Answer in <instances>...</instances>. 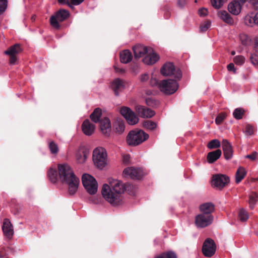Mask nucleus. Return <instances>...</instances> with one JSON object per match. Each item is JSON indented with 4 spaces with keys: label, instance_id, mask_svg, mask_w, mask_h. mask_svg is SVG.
<instances>
[{
    "label": "nucleus",
    "instance_id": "nucleus-1",
    "mask_svg": "<svg viewBox=\"0 0 258 258\" xmlns=\"http://www.w3.org/2000/svg\"><path fill=\"white\" fill-rule=\"evenodd\" d=\"M111 187L107 184L103 185L102 195L104 198L112 205H117L121 203V195L124 191H130V194H134L132 190L134 187L129 183L123 184L119 180H114L111 183Z\"/></svg>",
    "mask_w": 258,
    "mask_h": 258
},
{
    "label": "nucleus",
    "instance_id": "nucleus-2",
    "mask_svg": "<svg viewBox=\"0 0 258 258\" xmlns=\"http://www.w3.org/2000/svg\"><path fill=\"white\" fill-rule=\"evenodd\" d=\"M58 170L61 181L68 185L69 194L74 195L78 189L80 183L79 178L77 177L73 169L67 164H58Z\"/></svg>",
    "mask_w": 258,
    "mask_h": 258
},
{
    "label": "nucleus",
    "instance_id": "nucleus-3",
    "mask_svg": "<svg viewBox=\"0 0 258 258\" xmlns=\"http://www.w3.org/2000/svg\"><path fill=\"white\" fill-rule=\"evenodd\" d=\"M133 50L134 53L135 58L138 59L146 56L143 59L144 63L152 65L156 62L159 59V56L153 52V50L151 47H147L146 46L141 44H137L133 47Z\"/></svg>",
    "mask_w": 258,
    "mask_h": 258
},
{
    "label": "nucleus",
    "instance_id": "nucleus-4",
    "mask_svg": "<svg viewBox=\"0 0 258 258\" xmlns=\"http://www.w3.org/2000/svg\"><path fill=\"white\" fill-rule=\"evenodd\" d=\"M148 138V134L141 130L137 129L129 132L126 140L130 146H136L142 143Z\"/></svg>",
    "mask_w": 258,
    "mask_h": 258
},
{
    "label": "nucleus",
    "instance_id": "nucleus-5",
    "mask_svg": "<svg viewBox=\"0 0 258 258\" xmlns=\"http://www.w3.org/2000/svg\"><path fill=\"white\" fill-rule=\"evenodd\" d=\"M70 16L69 11L64 9H60L57 11L54 15H52L50 18V24L54 28L59 29L60 25L59 22H63L67 19Z\"/></svg>",
    "mask_w": 258,
    "mask_h": 258
},
{
    "label": "nucleus",
    "instance_id": "nucleus-6",
    "mask_svg": "<svg viewBox=\"0 0 258 258\" xmlns=\"http://www.w3.org/2000/svg\"><path fill=\"white\" fill-rule=\"evenodd\" d=\"M107 155L103 148L95 149L93 153V161L94 164L100 169H102L106 164Z\"/></svg>",
    "mask_w": 258,
    "mask_h": 258
},
{
    "label": "nucleus",
    "instance_id": "nucleus-7",
    "mask_svg": "<svg viewBox=\"0 0 258 258\" xmlns=\"http://www.w3.org/2000/svg\"><path fill=\"white\" fill-rule=\"evenodd\" d=\"M159 88L164 94L171 95L177 91L178 84L176 81L173 79L164 80L160 82Z\"/></svg>",
    "mask_w": 258,
    "mask_h": 258
},
{
    "label": "nucleus",
    "instance_id": "nucleus-8",
    "mask_svg": "<svg viewBox=\"0 0 258 258\" xmlns=\"http://www.w3.org/2000/svg\"><path fill=\"white\" fill-rule=\"evenodd\" d=\"M82 181L84 187L89 194L94 195L96 193L98 184L96 179L92 176L88 174H84L82 175Z\"/></svg>",
    "mask_w": 258,
    "mask_h": 258
},
{
    "label": "nucleus",
    "instance_id": "nucleus-9",
    "mask_svg": "<svg viewBox=\"0 0 258 258\" xmlns=\"http://www.w3.org/2000/svg\"><path fill=\"white\" fill-rule=\"evenodd\" d=\"M161 74L164 76H173L177 80L182 77V73L179 68H176L172 62L165 63L161 68Z\"/></svg>",
    "mask_w": 258,
    "mask_h": 258
},
{
    "label": "nucleus",
    "instance_id": "nucleus-10",
    "mask_svg": "<svg viewBox=\"0 0 258 258\" xmlns=\"http://www.w3.org/2000/svg\"><path fill=\"white\" fill-rule=\"evenodd\" d=\"M230 182L229 177L225 174H216L212 176V185L214 187L221 190L226 186Z\"/></svg>",
    "mask_w": 258,
    "mask_h": 258
},
{
    "label": "nucleus",
    "instance_id": "nucleus-11",
    "mask_svg": "<svg viewBox=\"0 0 258 258\" xmlns=\"http://www.w3.org/2000/svg\"><path fill=\"white\" fill-rule=\"evenodd\" d=\"M202 250L205 256H212L216 250V245L214 241L210 238L206 239L203 243Z\"/></svg>",
    "mask_w": 258,
    "mask_h": 258
},
{
    "label": "nucleus",
    "instance_id": "nucleus-12",
    "mask_svg": "<svg viewBox=\"0 0 258 258\" xmlns=\"http://www.w3.org/2000/svg\"><path fill=\"white\" fill-rule=\"evenodd\" d=\"M120 112L129 124L134 125L138 123V117L130 108L125 106L122 107L120 109Z\"/></svg>",
    "mask_w": 258,
    "mask_h": 258
},
{
    "label": "nucleus",
    "instance_id": "nucleus-13",
    "mask_svg": "<svg viewBox=\"0 0 258 258\" xmlns=\"http://www.w3.org/2000/svg\"><path fill=\"white\" fill-rule=\"evenodd\" d=\"M213 219V216H208L201 213L196 217L195 224L198 227L204 228L211 224Z\"/></svg>",
    "mask_w": 258,
    "mask_h": 258
},
{
    "label": "nucleus",
    "instance_id": "nucleus-14",
    "mask_svg": "<svg viewBox=\"0 0 258 258\" xmlns=\"http://www.w3.org/2000/svg\"><path fill=\"white\" fill-rule=\"evenodd\" d=\"M22 51L21 46L19 44H16L10 47L6 51H5V54L9 55L10 56V63L11 64H15L17 57L16 55Z\"/></svg>",
    "mask_w": 258,
    "mask_h": 258
},
{
    "label": "nucleus",
    "instance_id": "nucleus-15",
    "mask_svg": "<svg viewBox=\"0 0 258 258\" xmlns=\"http://www.w3.org/2000/svg\"><path fill=\"white\" fill-rule=\"evenodd\" d=\"M123 173L125 176H129L133 179H141L144 175L142 169L133 167L124 169Z\"/></svg>",
    "mask_w": 258,
    "mask_h": 258
},
{
    "label": "nucleus",
    "instance_id": "nucleus-16",
    "mask_svg": "<svg viewBox=\"0 0 258 258\" xmlns=\"http://www.w3.org/2000/svg\"><path fill=\"white\" fill-rule=\"evenodd\" d=\"M125 86V82L119 78L114 79L111 83V88L115 95L118 96L119 92L122 91Z\"/></svg>",
    "mask_w": 258,
    "mask_h": 258
},
{
    "label": "nucleus",
    "instance_id": "nucleus-17",
    "mask_svg": "<svg viewBox=\"0 0 258 258\" xmlns=\"http://www.w3.org/2000/svg\"><path fill=\"white\" fill-rule=\"evenodd\" d=\"M244 23L251 27L258 26V12L251 13L246 15L244 18Z\"/></svg>",
    "mask_w": 258,
    "mask_h": 258
},
{
    "label": "nucleus",
    "instance_id": "nucleus-18",
    "mask_svg": "<svg viewBox=\"0 0 258 258\" xmlns=\"http://www.w3.org/2000/svg\"><path fill=\"white\" fill-rule=\"evenodd\" d=\"M136 110L138 114L143 118H151L155 114L153 110L141 105L136 106Z\"/></svg>",
    "mask_w": 258,
    "mask_h": 258
},
{
    "label": "nucleus",
    "instance_id": "nucleus-19",
    "mask_svg": "<svg viewBox=\"0 0 258 258\" xmlns=\"http://www.w3.org/2000/svg\"><path fill=\"white\" fill-rule=\"evenodd\" d=\"M2 229L4 235L8 238L11 239L14 235V230L13 225L9 219L5 218L4 220Z\"/></svg>",
    "mask_w": 258,
    "mask_h": 258
},
{
    "label": "nucleus",
    "instance_id": "nucleus-20",
    "mask_svg": "<svg viewBox=\"0 0 258 258\" xmlns=\"http://www.w3.org/2000/svg\"><path fill=\"white\" fill-rule=\"evenodd\" d=\"M100 128L101 132L105 136L108 137L110 135L111 131V123L110 120L107 117H104L100 120Z\"/></svg>",
    "mask_w": 258,
    "mask_h": 258
},
{
    "label": "nucleus",
    "instance_id": "nucleus-21",
    "mask_svg": "<svg viewBox=\"0 0 258 258\" xmlns=\"http://www.w3.org/2000/svg\"><path fill=\"white\" fill-rule=\"evenodd\" d=\"M222 147L225 158L227 160L230 159L233 155L231 145L227 140L224 139L222 142Z\"/></svg>",
    "mask_w": 258,
    "mask_h": 258
},
{
    "label": "nucleus",
    "instance_id": "nucleus-22",
    "mask_svg": "<svg viewBox=\"0 0 258 258\" xmlns=\"http://www.w3.org/2000/svg\"><path fill=\"white\" fill-rule=\"evenodd\" d=\"M214 205L212 203H206L200 206V210L201 213L208 216H213L212 213L214 211Z\"/></svg>",
    "mask_w": 258,
    "mask_h": 258
},
{
    "label": "nucleus",
    "instance_id": "nucleus-23",
    "mask_svg": "<svg viewBox=\"0 0 258 258\" xmlns=\"http://www.w3.org/2000/svg\"><path fill=\"white\" fill-rule=\"evenodd\" d=\"M217 15L218 17L225 23L230 25L234 24V22L233 18L226 11H219Z\"/></svg>",
    "mask_w": 258,
    "mask_h": 258
},
{
    "label": "nucleus",
    "instance_id": "nucleus-24",
    "mask_svg": "<svg viewBox=\"0 0 258 258\" xmlns=\"http://www.w3.org/2000/svg\"><path fill=\"white\" fill-rule=\"evenodd\" d=\"M82 128L84 134L90 136L94 131L95 125L91 123L88 119H86L82 123Z\"/></svg>",
    "mask_w": 258,
    "mask_h": 258
},
{
    "label": "nucleus",
    "instance_id": "nucleus-25",
    "mask_svg": "<svg viewBox=\"0 0 258 258\" xmlns=\"http://www.w3.org/2000/svg\"><path fill=\"white\" fill-rule=\"evenodd\" d=\"M89 151L84 147H81L76 155L77 162L79 163H83L85 162L89 155Z\"/></svg>",
    "mask_w": 258,
    "mask_h": 258
},
{
    "label": "nucleus",
    "instance_id": "nucleus-26",
    "mask_svg": "<svg viewBox=\"0 0 258 258\" xmlns=\"http://www.w3.org/2000/svg\"><path fill=\"white\" fill-rule=\"evenodd\" d=\"M240 4V3L236 0L230 3L228 6L229 12L234 15L239 14L241 10Z\"/></svg>",
    "mask_w": 258,
    "mask_h": 258
},
{
    "label": "nucleus",
    "instance_id": "nucleus-27",
    "mask_svg": "<svg viewBox=\"0 0 258 258\" xmlns=\"http://www.w3.org/2000/svg\"><path fill=\"white\" fill-rule=\"evenodd\" d=\"M222 152L220 149L208 153L207 159L209 163H213L217 161L221 156Z\"/></svg>",
    "mask_w": 258,
    "mask_h": 258
},
{
    "label": "nucleus",
    "instance_id": "nucleus-28",
    "mask_svg": "<svg viewBox=\"0 0 258 258\" xmlns=\"http://www.w3.org/2000/svg\"><path fill=\"white\" fill-rule=\"evenodd\" d=\"M131 52L128 50H124L120 53V61L123 63H127L132 59Z\"/></svg>",
    "mask_w": 258,
    "mask_h": 258
},
{
    "label": "nucleus",
    "instance_id": "nucleus-29",
    "mask_svg": "<svg viewBox=\"0 0 258 258\" xmlns=\"http://www.w3.org/2000/svg\"><path fill=\"white\" fill-rule=\"evenodd\" d=\"M102 115V110L100 108H95L93 112L90 114V118L92 121L97 123L100 121V117Z\"/></svg>",
    "mask_w": 258,
    "mask_h": 258
},
{
    "label": "nucleus",
    "instance_id": "nucleus-30",
    "mask_svg": "<svg viewBox=\"0 0 258 258\" xmlns=\"http://www.w3.org/2000/svg\"><path fill=\"white\" fill-rule=\"evenodd\" d=\"M113 127L115 129L116 133L118 134H122L124 131V124L122 120L117 119L113 124Z\"/></svg>",
    "mask_w": 258,
    "mask_h": 258
},
{
    "label": "nucleus",
    "instance_id": "nucleus-31",
    "mask_svg": "<svg viewBox=\"0 0 258 258\" xmlns=\"http://www.w3.org/2000/svg\"><path fill=\"white\" fill-rule=\"evenodd\" d=\"M246 173L244 168L241 167H239L237 169L235 174V181L236 183H239L241 182L246 175Z\"/></svg>",
    "mask_w": 258,
    "mask_h": 258
},
{
    "label": "nucleus",
    "instance_id": "nucleus-32",
    "mask_svg": "<svg viewBox=\"0 0 258 258\" xmlns=\"http://www.w3.org/2000/svg\"><path fill=\"white\" fill-rule=\"evenodd\" d=\"M258 200V195L255 192H251L249 196L248 203L249 208L251 209L254 208V205L256 204Z\"/></svg>",
    "mask_w": 258,
    "mask_h": 258
},
{
    "label": "nucleus",
    "instance_id": "nucleus-33",
    "mask_svg": "<svg viewBox=\"0 0 258 258\" xmlns=\"http://www.w3.org/2000/svg\"><path fill=\"white\" fill-rule=\"evenodd\" d=\"M47 175L50 181L55 183L58 180V174L56 169L50 168L47 173Z\"/></svg>",
    "mask_w": 258,
    "mask_h": 258
},
{
    "label": "nucleus",
    "instance_id": "nucleus-34",
    "mask_svg": "<svg viewBox=\"0 0 258 258\" xmlns=\"http://www.w3.org/2000/svg\"><path fill=\"white\" fill-rule=\"evenodd\" d=\"M143 126L147 130L153 131L156 128L157 124L152 120H146L143 122Z\"/></svg>",
    "mask_w": 258,
    "mask_h": 258
},
{
    "label": "nucleus",
    "instance_id": "nucleus-35",
    "mask_svg": "<svg viewBox=\"0 0 258 258\" xmlns=\"http://www.w3.org/2000/svg\"><path fill=\"white\" fill-rule=\"evenodd\" d=\"M227 0H210L212 6L216 9H220Z\"/></svg>",
    "mask_w": 258,
    "mask_h": 258
},
{
    "label": "nucleus",
    "instance_id": "nucleus-36",
    "mask_svg": "<svg viewBox=\"0 0 258 258\" xmlns=\"http://www.w3.org/2000/svg\"><path fill=\"white\" fill-rule=\"evenodd\" d=\"M155 258H177V256L175 252L169 251L163 252Z\"/></svg>",
    "mask_w": 258,
    "mask_h": 258
},
{
    "label": "nucleus",
    "instance_id": "nucleus-37",
    "mask_svg": "<svg viewBox=\"0 0 258 258\" xmlns=\"http://www.w3.org/2000/svg\"><path fill=\"white\" fill-rule=\"evenodd\" d=\"M244 113V111L243 109L241 108H237L234 110L233 115L234 118L236 119H240L242 118Z\"/></svg>",
    "mask_w": 258,
    "mask_h": 258
},
{
    "label": "nucleus",
    "instance_id": "nucleus-38",
    "mask_svg": "<svg viewBox=\"0 0 258 258\" xmlns=\"http://www.w3.org/2000/svg\"><path fill=\"white\" fill-rule=\"evenodd\" d=\"M220 142L218 140L214 139L208 143L207 147L210 149H213L220 147Z\"/></svg>",
    "mask_w": 258,
    "mask_h": 258
},
{
    "label": "nucleus",
    "instance_id": "nucleus-39",
    "mask_svg": "<svg viewBox=\"0 0 258 258\" xmlns=\"http://www.w3.org/2000/svg\"><path fill=\"white\" fill-rule=\"evenodd\" d=\"M49 149L51 154H55L58 152V147L57 145L53 141H51L48 144Z\"/></svg>",
    "mask_w": 258,
    "mask_h": 258
},
{
    "label": "nucleus",
    "instance_id": "nucleus-40",
    "mask_svg": "<svg viewBox=\"0 0 258 258\" xmlns=\"http://www.w3.org/2000/svg\"><path fill=\"white\" fill-rule=\"evenodd\" d=\"M238 216L240 220L242 222L246 221L248 218L247 212L243 209L240 210Z\"/></svg>",
    "mask_w": 258,
    "mask_h": 258
},
{
    "label": "nucleus",
    "instance_id": "nucleus-41",
    "mask_svg": "<svg viewBox=\"0 0 258 258\" xmlns=\"http://www.w3.org/2000/svg\"><path fill=\"white\" fill-rule=\"evenodd\" d=\"M226 117V114L225 112L219 113L215 119V122L217 124H220Z\"/></svg>",
    "mask_w": 258,
    "mask_h": 258
},
{
    "label": "nucleus",
    "instance_id": "nucleus-42",
    "mask_svg": "<svg viewBox=\"0 0 258 258\" xmlns=\"http://www.w3.org/2000/svg\"><path fill=\"white\" fill-rule=\"evenodd\" d=\"M233 61L236 64L242 65L245 61V58L242 55H237L233 58Z\"/></svg>",
    "mask_w": 258,
    "mask_h": 258
},
{
    "label": "nucleus",
    "instance_id": "nucleus-43",
    "mask_svg": "<svg viewBox=\"0 0 258 258\" xmlns=\"http://www.w3.org/2000/svg\"><path fill=\"white\" fill-rule=\"evenodd\" d=\"M211 22L210 20H207L204 22V24L200 26L201 32H204L206 31L211 26Z\"/></svg>",
    "mask_w": 258,
    "mask_h": 258
},
{
    "label": "nucleus",
    "instance_id": "nucleus-44",
    "mask_svg": "<svg viewBox=\"0 0 258 258\" xmlns=\"http://www.w3.org/2000/svg\"><path fill=\"white\" fill-rule=\"evenodd\" d=\"M146 103L148 106L151 107H155L158 104V102L156 100L152 98H147L146 99Z\"/></svg>",
    "mask_w": 258,
    "mask_h": 258
},
{
    "label": "nucleus",
    "instance_id": "nucleus-45",
    "mask_svg": "<svg viewBox=\"0 0 258 258\" xmlns=\"http://www.w3.org/2000/svg\"><path fill=\"white\" fill-rule=\"evenodd\" d=\"M7 0H0V15L5 11L7 7Z\"/></svg>",
    "mask_w": 258,
    "mask_h": 258
},
{
    "label": "nucleus",
    "instance_id": "nucleus-46",
    "mask_svg": "<svg viewBox=\"0 0 258 258\" xmlns=\"http://www.w3.org/2000/svg\"><path fill=\"white\" fill-rule=\"evenodd\" d=\"M240 39L243 45H247L250 41L249 37L245 34H241Z\"/></svg>",
    "mask_w": 258,
    "mask_h": 258
},
{
    "label": "nucleus",
    "instance_id": "nucleus-47",
    "mask_svg": "<svg viewBox=\"0 0 258 258\" xmlns=\"http://www.w3.org/2000/svg\"><path fill=\"white\" fill-rule=\"evenodd\" d=\"M245 132L247 135H252L254 133L253 127L250 124H247L245 126Z\"/></svg>",
    "mask_w": 258,
    "mask_h": 258
},
{
    "label": "nucleus",
    "instance_id": "nucleus-48",
    "mask_svg": "<svg viewBox=\"0 0 258 258\" xmlns=\"http://www.w3.org/2000/svg\"><path fill=\"white\" fill-rule=\"evenodd\" d=\"M257 155V153L255 151H254L251 154L247 155L245 156V158L249 159L251 161H254L256 159Z\"/></svg>",
    "mask_w": 258,
    "mask_h": 258
},
{
    "label": "nucleus",
    "instance_id": "nucleus-49",
    "mask_svg": "<svg viewBox=\"0 0 258 258\" xmlns=\"http://www.w3.org/2000/svg\"><path fill=\"white\" fill-rule=\"evenodd\" d=\"M208 10L206 8H202L199 10V14L201 17H205L208 15Z\"/></svg>",
    "mask_w": 258,
    "mask_h": 258
},
{
    "label": "nucleus",
    "instance_id": "nucleus-50",
    "mask_svg": "<svg viewBox=\"0 0 258 258\" xmlns=\"http://www.w3.org/2000/svg\"><path fill=\"white\" fill-rule=\"evenodd\" d=\"M170 8L168 6H165L164 8V11H165L164 17L165 19H168L170 17V13L169 12Z\"/></svg>",
    "mask_w": 258,
    "mask_h": 258
},
{
    "label": "nucleus",
    "instance_id": "nucleus-51",
    "mask_svg": "<svg viewBox=\"0 0 258 258\" xmlns=\"http://www.w3.org/2000/svg\"><path fill=\"white\" fill-rule=\"evenodd\" d=\"M187 0H178L177 5L180 8H183L187 3Z\"/></svg>",
    "mask_w": 258,
    "mask_h": 258
},
{
    "label": "nucleus",
    "instance_id": "nucleus-52",
    "mask_svg": "<svg viewBox=\"0 0 258 258\" xmlns=\"http://www.w3.org/2000/svg\"><path fill=\"white\" fill-rule=\"evenodd\" d=\"M58 3L61 5H67L71 8H72V6L71 5V2L69 1V0H57Z\"/></svg>",
    "mask_w": 258,
    "mask_h": 258
},
{
    "label": "nucleus",
    "instance_id": "nucleus-53",
    "mask_svg": "<svg viewBox=\"0 0 258 258\" xmlns=\"http://www.w3.org/2000/svg\"><path fill=\"white\" fill-rule=\"evenodd\" d=\"M0 258H8L7 253L4 248L0 249Z\"/></svg>",
    "mask_w": 258,
    "mask_h": 258
},
{
    "label": "nucleus",
    "instance_id": "nucleus-54",
    "mask_svg": "<svg viewBox=\"0 0 258 258\" xmlns=\"http://www.w3.org/2000/svg\"><path fill=\"white\" fill-rule=\"evenodd\" d=\"M227 70L229 71L233 72L234 73H236V69H235L234 65L232 63H229L227 67Z\"/></svg>",
    "mask_w": 258,
    "mask_h": 258
},
{
    "label": "nucleus",
    "instance_id": "nucleus-55",
    "mask_svg": "<svg viewBox=\"0 0 258 258\" xmlns=\"http://www.w3.org/2000/svg\"><path fill=\"white\" fill-rule=\"evenodd\" d=\"M114 69L116 73H119L120 74H123L125 73V70L122 68H119L115 66H114Z\"/></svg>",
    "mask_w": 258,
    "mask_h": 258
},
{
    "label": "nucleus",
    "instance_id": "nucleus-56",
    "mask_svg": "<svg viewBox=\"0 0 258 258\" xmlns=\"http://www.w3.org/2000/svg\"><path fill=\"white\" fill-rule=\"evenodd\" d=\"M84 0H71V5H78L82 3Z\"/></svg>",
    "mask_w": 258,
    "mask_h": 258
},
{
    "label": "nucleus",
    "instance_id": "nucleus-57",
    "mask_svg": "<svg viewBox=\"0 0 258 258\" xmlns=\"http://www.w3.org/2000/svg\"><path fill=\"white\" fill-rule=\"evenodd\" d=\"M150 83L152 86L158 85V87L159 84H160V82H158V81L156 79H152Z\"/></svg>",
    "mask_w": 258,
    "mask_h": 258
},
{
    "label": "nucleus",
    "instance_id": "nucleus-58",
    "mask_svg": "<svg viewBox=\"0 0 258 258\" xmlns=\"http://www.w3.org/2000/svg\"><path fill=\"white\" fill-rule=\"evenodd\" d=\"M254 49L255 51L258 52V38H256L254 40Z\"/></svg>",
    "mask_w": 258,
    "mask_h": 258
},
{
    "label": "nucleus",
    "instance_id": "nucleus-59",
    "mask_svg": "<svg viewBox=\"0 0 258 258\" xmlns=\"http://www.w3.org/2000/svg\"><path fill=\"white\" fill-rule=\"evenodd\" d=\"M148 76L146 74H144L142 76H141V81L142 82H144V81H146L148 80Z\"/></svg>",
    "mask_w": 258,
    "mask_h": 258
},
{
    "label": "nucleus",
    "instance_id": "nucleus-60",
    "mask_svg": "<svg viewBox=\"0 0 258 258\" xmlns=\"http://www.w3.org/2000/svg\"><path fill=\"white\" fill-rule=\"evenodd\" d=\"M130 159V156L129 155H125L123 157V162L125 163H126Z\"/></svg>",
    "mask_w": 258,
    "mask_h": 258
},
{
    "label": "nucleus",
    "instance_id": "nucleus-61",
    "mask_svg": "<svg viewBox=\"0 0 258 258\" xmlns=\"http://www.w3.org/2000/svg\"><path fill=\"white\" fill-rule=\"evenodd\" d=\"M250 59H251V62L253 63V64H256L257 63V61L256 60V59H254L253 56H251L250 57Z\"/></svg>",
    "mask_w": 258,
    "mask_h": 258
},
{
    "label": "nucleus",
    "instance_id": "nucleus-62",
    "mask_svg": "<svg viewBox=\"0 0 258 258\" xmlns=\"http://www.w3.org/2000/svg\"><path fill=\"white\" fill-rule=\"evenodd\" d=\"M253 2V4L254 5H258V0H252Z\"/></svg>",
    "mask_w": 258,
    "mask_h": 258
},
{
    "label": "nucleus",
    "instance_id": "nucleus-63",
    "mask_svg": "<svg viewBox=\"0 0 258 258\" xmlns=\"http://www.w3.org/2000/svg\"><path fill=\"white\" fill-rule=\"evenodd\" d=\"M231 55H235V52L234 51H232L231 52Z\"/></svg>",
    "mask_w": 258,
    "mask_h": 258
}]
</instances>
